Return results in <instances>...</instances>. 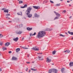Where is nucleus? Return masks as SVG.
Returning <instances> with one entry per match:
<instances>
[{
  "label": "nucleus",
  "instance_id": "obj_1",
  "mask_svg": "<svg viewBox=\"0 0 73 73\" xmlns=\"http://www.w3.org/2000/svg\"><path fill=\"white\" fill-rule=\"evenodd\" d=\"M46 33L44 31H42L39 32L38 34L36 35V37L37 38H40L41 37H42L45 36Z\"/></svg>",
  "mask_w": 73,
  "mask_h": 73
},
{
  "label": "nucleus",
  "instance_id": "obj_2",
  "mask_svg": "<svg viewBox=\"0 0 73 73\" xmlns=\"http://www.w3.org/2000/svg\"><path fill=\"white\" fill-rule=\"evenodd\" d=\"M32 7H29L27 8V9L26 12V13H27V14H29V13L31 12V10H32Z\"/></svg>",
  "mask_w": 73,
  "mask_h": 73
},
{
  "label": "nucleus",
  "instance_id": "obj_3",
  "mask_svg": "<svg viewBox=\"0 0 73 73\" xmlns=\"http://www.w3.org/2000/svg\"><path fill=\"white\" fill-rule=\"evenodd\" d=\"M32 50H34L37 51L39 50V48H36V47H33L31 48Z\"/></svg>",
  "mask_w": 73,
  "mask_h": 73
},
{
  "label": "nucleus",
  "instance_id": "obj_4",
  "mask_svg": "<svg viewBox=\"0 0 73 73\" xmlns=\"http://www.w3.org/2000/svg\"><path fill=\"white\" fill-rule=\"evenodd\" d=\"M22 33H23L22 31H17L16 32V33L17 35H21Z\"/></svg>",
  "mask_w": 73,
  "mask_h": 73
},
{
  "label": "nucleus",
  "instance_id": "obj_5",
  "mask_svg": "<svg viewBox=\"0 0 73 73\" xmlns=\"http://www.w3.org/2000/svg\"><path fill=\"white\" fill-rule=\"evenodd\" d=\"M46 62L48 63L50 62H51V59H49V58L47 57L46 58Z\"/></svg>",
  "mask_w": 73,
  "mask_h": 73
},
{
  "label": "nucleus",
  "instance_id": "obj_6",
  "mask_svg": "<svg viewBox=\"0 0 73 73\" xmlns=\"http://www.w3.org/2000/svg\"><path fill=\"white\" fill-rule=\"evenodd\" d=\"M33 7L35 8V9H40V7L39 6H33Z\"/></svg>",
  "mask_w": 73,
  "mask_h": 73
},
{
  "label": "nucleus",
  "instance_id": "obj_7",
  "mask_svg": "<svg viewBox=\"0 0 73 73\" xmlns=\"http://www.w3.org/2000/svg\"><path fill=\"white\" fill-rule=\"evenodd\" d=\"M26 14L27 15V16L29 18H31L32 16V14H30V13L28 14H27V13H26Z\"/></svg>",
  "mask_w": 73,
  "mask_h": 73
},
{
  "label": "nucleus",
  "instance_id": "obj_8",
  "mask_svg": "<svg viewBox=\"0 0 73 73\" xmlns=\"http://www.w3.org/2000/svg\"><path fill=\"white\" fill-rule=\"evenodd\" d=\"M52 72L54 73H57V72H58V70L56 69H52Z\"/></svg>",
  "mask_w": 73,
  "mask_h": 73
},
{
  "label": "nucleus",
  "instance_id": "obj_9",
  "mask_svg": "<svg viewBox=\"0 0 73 73\" xmlns=\"http://www.w3.org/2000/svg\"><path fill=\"white\" fill-rule=\"evenodd\" d=\"M9 45H10V43L9 42H7L5 44V46H8Z\"/></svg>",
  "mask_w": 73,
  "mask_h": 73
},
{
  "label": "nucleus",
  "instance_id": "obj_10",
  "mask_svg": "<svg viewBox=\"0 0 73 73\" xmlns=\"http://www.w3.org/2000/svg\"><path fill=\"white\" fill-rule=\"evenodd\" d=\"M54 13L56 14V16H58V17H60V16H61V15H60V14L58 13H56V11H54Z\"/></svg>",
  "mask_w": 73,
  "mask_h": 73
},
{
  "label": "nucleus",
  "instance_id": "obj_11",
  "mask_svg": "<svg viewBox=\"0 0 73 73\" xmlns=\"http://www.w3.org/2000/svg\"><path fill=\"white\" fill-rule=\"evenodd\" d=\"M38 58L39 60H42V56L39 55L38 56Z\"/></svg>",
  "mask_w": 73,
  "mask_h": 73
},
{
  "label": "nucleus",
  "instance_id": "obj_12",
  "mask_svg": "<svg viewBox=\"0 0 73 73\" xmlns=\"http://www.w3.org/2000/svg\"><path fill=\"white\" fill-rule=\"evenodd\" d=\"M19 40V38L18 37H17L16 38L13 39V41H15V42L17 41V40Z\"/></svg>",
  "mask_w": 73,
  "mask_h": 73
},
{
  "label": "nucleus",
  "instance_id": "obj_13",
  "mask_svg": "<svg viewBox=\"0 0 73 73\" xmlns=\"http://www.w3.org/2000/svg\"><path fill=\"white\" fill-rule=\"evenodd\" d=\"M69 66H70V67H72V66H73V62H70V63H69Z\"/></svg>",
  "mask_w": 73,
  "mask_h": 73
},
{
  "label": "nucleus",
  "instance_id": "obj_14",
  "mask_svg": "<svg viewBox=\"0 0 73 73\" xmlns=\"http://www.w3.org/2000/svg\"><path fill=\"white\" fill-rule=\"evenodd\" d=\"M17 60V58L15 57H13L12 58V60Z\"/></svg>",
  "mask_w": 73,
  "mask_h": 73
},
{
  "label": "nucleus",
  "instance_id": "obj_15",
  "mask_svg": "<svg viewBox=\"0 0 73 73\" xmlns=\"http://www.w3.org/2000/svg\"><path fill=\"white\" fill-rule=\"evenodd\" d=\"M3 11L5 12V13H8L9 12V10L8 9L5 10Z\"/></svg>",
  "mask_w": 73,
  "mask_h": 73
},
{
  "label": "nucleus",
  "instance_id": "obj_16",
  "mask_svg": "<svg viewBox=\"0 0 73 73\" xmlns=\"http://www.w3.org/2000/svg\"><path fill=\"white\" fill-rule=\"evenodd\" d=\"M26 7H27V4L25 5L23 7H21V8H26Z\"/></svg>",
  "mask_w": 73,
  "mask_h": 73
},
{
  "label": "nucleus",
  "instance_id": "obj_17",
  "mask_svg": "<svg viewBox=\"0 0 73 73\" xmlns=\"http://www.w3.org/2000/svg\"><path fill=\"white\" fill-rule=\"evenodd\" d=\"M27 31H31L32 29V28H30L29 27H27Z\"/></svg>",
  "mask_w": 73,
  "mask_h": 73
},
{
  "label": "nucleus",
  "instance_id": "obj_18",
  "mask_svg": "<svg viewBox=\"0 0 73 73\" xmlns=\"http://www.w3.org/2000/svg\"><path fill=\"white\" fill-rule=\"evenodd\" d=\"M34 16L35 17H39V15H37V14L35 13L34 14Z\"/></svg>",
  "mask_w": 73,
  "mask_h": 73
},
{
  "label": "nucleus",
  "instance_id": "obj_19",
  "mask_svg": "<svg viewBox=\"0 0 73 73\" xmlns=\"http://www.w3.org/2000/svg\"><path fill=\"white\" fill-rule=\"evenodd\" d=\"M68 33L70 34V35H73V32H70V31H68Z\"/></svg>",
  "mask_w": 73,
  "mask_h": 73
},
{
  "label": "nucleus",
  "instance_id": "obj_20",
  "mask_svg": "<svg viewBox=\"0 0 73 73\" xmlns=\"http://www.w3.org/2000/svg\"><path fill=\"white\" fill-rule=\"evenodd\" d=\"M16 52H19L20 50V48H17L16 49Z\"/></svg>",
  "mask_w": 73,
  "mask_h": 73
},
{
  "label": "nucleus",
  "instance_id": "obj_21",
  "mask_svg": "<svg viewBox=\"0 0 73 73\" xmlns=\"http://www.w3.org/2000/svg\"><path fill=\"white\" fill-rule=\"evenodd\" d=\"M64 68H62V69H61V72H62V73H64Z\"/></svg>",
  "mask_w": 73,
  "mask_h": 73
},
{
  "label": "nucleus",
  "instance_id": "obj_22",
  "mask_svg": "<svg viewBox=\"0 0 73 73\" xmlns=\"http://www.w3.org/2000/svg\"><path fill=\"white\" fill-rule=\"evenodd\" d=\"M52 72H53V70L51 69L49 70L48 73H52Z\"/></svg>",
  "mask_w": 73,
  "mask_h": 73
},
{
  "label": "nucleus",
  "instance_id": "obj_23",
  "mask_svg": "<svg viewBox=\"0 0 73 73\" xmlns=\"http://www.w3.org/2000/svg\"><path fill=\"white\" fill-rule=\"evenodd\" d=\"M20 13L21 14H20V13H18L17 14L18 15H21V16H22V12H21Z\"/></svg>",
  "mask_w": 73,
  "mask_h": 73
},
{
  "label": "nucleus",
  "instance_id": "obj_24",
  "mask_svg": "<svg viewBox=\"0 0 73 73\" xmlns=\"http://www.w3.org/2000/svg\"><path fill=\"white\" fill-rule=\"evenodd\" d=\"M19 26L20 28L23 27V24H20L19 25Z\"/></svg>",
  "mask_w": 73,
  "mask_h": 73
},
{
  "label": "nucleus",
  "instance_id": "obj_25",
  "mask_svg": "<svg viewBox=\"0 0 73 73\" xmlns=\"http://www.w3.org/2000/svg\"><path fill=\"white\" fill-rule=\"evenodd\" d=\"M2 49L3 50H7V48L5 47H3Z\"/></svg>",
  "mask_w": 73,
  "mask_h": 73
},
{
  "label": "nucleus",
  "instance_id": "obj_26",
  "mask_svg": "<svg viewBox=\"0 0 73 73\" xmlns=\"http://www.w3.org/2000/svg\"><path fill=\"white\" fill-rule=\"evenodd\" d=\"M31 70H33V71H36V70H37V69H34L33 68H31Z\"/></svg>",
  "mask_w": 73,
  "mask_h": 73
},
{
  "label": "nucleus",
  "instance_id": "obj_27",
  "mask_svg": "<svg viewBox=\"0 0 73 73\" xmlns=\"http://www.w3.org/2000/svg\"><path fill=\"white\" fill-rule=\"evenodd\" d=\"M56 51V50H54V51H52V54H55Z\"/></svg>",
  "mask_w": 73,
  "mask_h": 73
},
{
  "label": "nucleus",
  "instance_id": "obj_28",
  "mask_svg": "<svg viewBox=\"0 0 73 73\" xmlns=\"http://www.w3.org/2000/svg\"><path fill=\"white\" fill-rule=\"evenodd\" d=\"M46 31H51L50 29H48V28H46Z\"/></svg>",
  "mask_w": 73,
  "mask_h": 73
},
{
  "label": "nucleus",
  "instance_id": "obj_29",
  "mask_svg": "<svg viewBox=\"0 0 73 73\" xmlns=\"http://www.w3.org/2000/svg\"><path fill=\"white\" fill-rule=\"evenodd\" d=\"M19 4H23V2L21 1H20L19 2Z\"/></svg>",
  "mask_w": 73,
  "mask_h": 73
},
{
  "label": "nucleus",
  "instance_id": "obj_30",
  "mask_svg": "<svg viewBox=\"0 0 73 73\" xmlns=\"http://www.w3.org/2000/svg\"><path fill=\"white\" fill-rule=\"evenodd\" d=\"M60 4L59 3L56 4V7H58V6H60Z\"/></svg>",
  "mask_w": 73,
  "mask_h": 73
},
{
  "label": "nucleus",
  "instance_id": "obj_31",
  "mask_svg": "<svg viewBox=\"0 0 73 73\" xmlns=\"http://www.w3.org/2000/svg\"><path fill=\"white\" fill-rule=\"evenodd\" d=\"M59 19V17H56L54 19V20H56V19Z\"/></svg>",
  "mask_w": 73,
  "mask_h": 73
},
{
  "label": "nucleus",
  "instance_id": "obj_32",
  "mask_svg": "<svg viewBox=\"0 0 73 73\" xmlns=\"http://www.w3.org/2000/svg\"><path fill=\"white\" fill-rule=\"evenodd\" d=\"M60 36H62V37H65V36L64 35H62V34H60Z\"/></svg>",
  "mask_w": 73,
  "mask_h": 73
},
{
  "label": "nucleus",
  "instance_id": "obj_33",
  "mask_svg": "<svg viewBox=\"0 0 73 73\" xmlns=\"http://www.w3.org/2000/svg\"><path fill=\"white\" fill-rule=\"evenodd\" d=\"M3 37V35H1V34H0V38H1V37Z\"/></svg>",
  "mask_w": 73,
  "mask_h": 73
},
{
  "label": "nucleus",
  "instance_id": "obj_34",
  "mask_svg": "<svg viewBox=\"0 0 73 73\" xmlns=\"http://www.w3.org/2000/svg\"><path fill=\"white\" fill-rule=\"evenodd\" d=\"M10 15H10V14H7L6 15V16H10Z\"/></svg>",
  "mask_w": 73,
  "mask_h": 73
},
{
  "label": "nucleus",
  "instance_id": "obj_35",
  "mask_svg": "<svg viewBox=\"0 0 73 73\" xmlns=\"http://www.w3.org/2000/svg\"><path fill=\"white\" fill-rule=\"evenodd\" d=\"M66 10H64L63 11L62 13H66Z\"/></svg>",
  "mask_w": 73,
  "mask_h": 73
},
{
  "label": "nucleus",
  "instance_id": "obj_36",
  "mask_svg": "<svg viewBox=\"0 0 73 73\" xmlns=\"http://www.w3.org/2000/svg\"><path fill=\"white\" fill-rule=\"evenodd\" d=\"M67 53H70V50H67Z\"/></svg>",
  "mask_w": 73,
  "mask_h": 73
},
{
  "label": "nucleus",
  "instance_id": "obj_37",
  "mask_svg": "<svg viewBox=\"0 0 73 73\" xmlns=\"http://www.w3.org/2000/svg\"><path fill=\"white\" fill-rule=\"evenodd\" d=\"M23 48L24 49H28V48L25 47H23Z\"/></svg>",
  "mask_w": 73,
  "mask_h": 73
},
{
  "label": "nucleus",
  "instance_id": "obj_38",
  "mask_svg": "<svg viewBox=\"0 0 73 73\" xmlns=\"http://www.w3.org/2000/svg\"><path fill=\"white\" fill-rule=\"evenodd\" d=\"M50 2L51 3H54V2H53V1H50Z\"/></svg>",
  "mask_w": 73,
  "mask_h": 73
},
{
  "label": "nucleus",
  "instance_id": "obj_39",
  "mask_svg": "<svg viewBox=\"0 0 73 73\" xmlns=\"http://www.w3.org/2000/svg\"><path fill=\"white\" fill-rule=\"evenodd\" d=\"M30 36H33V34H30Z\"/></svg>",
  "mask_w": 73,
  "mask_h": 73
},
{
  "label": "nucleus",
  "instance_id": "obj_40",
  "mask_svg": "<svg viewBox=\"0 0 73 73\" xmlns=\"http://www.w3.org/2000/svg\"><path fill=\"white\" fill-rule=\"evenodd\" d=\"M5 10V8H3L2 9V11H3V10H4H4Z\"/></svg>",
  "mask_w": 73,
  "mask_h": 73
},
{
  "label": "nucleus",
  "instance_id": "obj_41",
  "mask_svg": "<svg viewBox=\"0 0 73 73\" xmlns=\"http://www.w3.org/2000/svg\"><path fill=\"white\" fill-rule=\"evenodd\" d=\"M36 33H35L33 34V36H35V35H36Z\"/></svg>",
  "mask_w": 73,
  "mask_h": 73
},
{
  "label": "nucleus",
  "instance_id": "obj_42",
  "mask_svg": "<svg viewBox=\"0 0 73 73\" xmlns=\"http://www.w3.org/2000/svg\"><path fill=\"white\" fill-rule=\"evenodd\" d=\"M0 45H3V43L1 42H0Z\"/></svg>",
  "mask_w": 73,
  "mask_h": 73
},
{
  "label": "nucleus",
  "instance_id": "obj_43",
  "mask_svg": "<svg viewBox=\"0 0 73 73\" xmlns=\"http://www.w3.org/2000/svg\"><path fill=\"white\" fill-rule=\"evenodd\" d=\"M6 19H10L9 18V17H6Z\"/></svg>",
  "mask_w": 73,
  "mask_h": 73
},
{
  "label": "nucleus",
  "instance_id": "obj_44",
  "mask_svg": "<svg viewBox=\"0 0 73 73\" xmlns=\"http://www.w3.org/2000/svg\"><path fill=\"white\" fill-rule=\"evenodd\" d=\"M42 54L41 53H37L38 54Z\"/></svg>",
  "mask_w": 73,
  "mask_h": 73
},
{
  "label": "nucleus",
  "instance_id": "obj_45",
  "mask_svg": "<svg viewBox=\"0 0 73 73\" xmlns=\"http://www.w3.org/2000/svg\"><path fill=\"white\" fill-rule=\"evenodd\" d=\"M12 53V51H9V53Z\"/></svg>",
  "mask_w": 73,
  "mask_h": 73
},
{
  "label": "nucleus",
  "instance_id": "obj_46",
  "mask_svg": "<svg viewBox=\"0 0 73 73\" xmlns=\"http://www.w3.org/2000/svg\"><path fill=\"white\" fill-rule=\"evenodd\" d=\"M64 53H65V52H67V50L65 51H64Z\"/></svg>",
  "mask_w": 73,
  "mask_h": 73
},
{
  "label": "nucleus",
  "instance_id": "obj_47",
  "mask_svg": "<svg viewBox=\"0 0 73 73\" xmlns=\"http://www.w3.org/2000/svg\"><path fill=\"white\" fill-rule=\"evenodd\" d=\"M26 63L27 64H30V62H27Z\"/></svg>",
  "mask_w": 73,
  "mask_h": 73
},
{
  "label": "nucleus",
  "instance_id": "obj_48",
  "mask_svg": "<svg viewBox=\"0 0 73 73\" xmlns=\"http://www.w3.org/2000/svg\"><path fill=\"white\" fill-rule=\"evenodd\" d=\"M67 3H70V1H67Z\"/></svg>",
  "mask_w": 73,
  "mask_h": 73
},
{
  "label": "nucleus",
  "instance_id": "obj_49",
  "mask_svg": "<svg viewBox=\"0 0 73 73\" xmlns=\"http://www.w3.org/2000/svg\"><path fill=\"white\" fill-rule=\"evenodd\" d=\"M28 68H27L26 69V71H27V70H28Z\"/></svg>",
  "mask_w": 73,
  "mask_h": 73
},
{
  "label": "nucleus",
  "instance_id": "obj_50",
  "mask_svg": "<svg viewBox=\"0 0 73 73\" xmlns=\"http://www.w3.org/2000/svg\"><path fill=\"white\" fill-rule=\"evenodd\" d=\"M2 70H1V69L0 68V72H1Z\"/></svg>",
  "mask_w": 73,
  "mask_h": 73
},
{
  "label": "nucleus",
  "instance_id": "obj_51",
  "mask_svg": "<svg viewBox=\"0 0 73 73\" xmlns=\"http://www.w3.org/2000/svg\"><path fill=\"white\" fill-rule=\"evenodd\" d=\"M71 6H72V5H70V4L69 5V7H71Z\"/></svg>",
  "mask_w": 73,
  "mask_h": 73
},
{
  "label": "nucleus",
  "instance_id": "obj_52",
  "mask_svg": "<svg viewBox=\"0 0 73 73\" xmlns=\"http://www.w3.org/2000/svg\"><path fill=\"white\" fill-rule=\"evenodd\" d=\"M31 72V70H29V73H30V72Z\"/></svg>",
  "mask_w": 73,
  "mask_h": 73
},
{
  "label": "nucleus",
  "instance_id": "obj_53",
  "mask_svg": "<svg viewBox=\"0 0 73 73\" xmlns=\"http://www.w3.org/2000/svg\"><path fill=\"white\" fill-rule=\"evenodd\" d=\"M23 19H26V18L24 17Z\"/></svg>",
  "mask_w": 73,
  "mask_h": 73
},
{
  "label": "nucleus",
  "instance_id": "obj_54",
  "mask_svg": "<svg viewBox=\"0 0 73 73\" xmlns=\"http://www.w3.org/2000/svg\"><path fill=\"white\" fill-rule=\"evenodd\" d=\"M65 34L66 35H68V33H66Z\"/></svg>",
  "mask_w": 73,
  "mask_h": 73
},
{
  "label": "nucleus",
  "instance_id": "obj_55",
  "mask_svg": "<svg viewBox=\"0 0 73 73\" xmlns=\"http://www.w3.org/2000/svg\"><path fill=\"white\" fill-rule=\"evenodd\" d=\"M69 18H72V16H71Z\"/></svg>",
  "mask_w": 73,
  "mask_h": 73
},
{
  "label": "nucleus",
  "instance_id": "obj_56",
  "mask_svg": "<svg viewBox=\"0 0 73 73\" xmlns=\"http://www.w3.org/2000/svg\"><path fill=\"white\" fill-rule=\"evenodd\" d=\"M24 38H22V40H24Z\"/></svg>",
  "mask_w": 73,
  "mask_h": 73
},
{
  "label": "nucleus",
  "instance_id": "obj_57",
  "mask_svg": "<svg viewBox=\"0 0 73 73\" xmlns=\"http://www.w3.org/2000/svg\"><path fill=\"white\" fill-rule=\"evenodd\" d=\"M63 0H60V1H62Z\"/></svg>",
  "mask_w": 73,
  "mask_h": 73
},
{
  "label": "nucleus",
  "instance_id": "obj_58",
  "mask_svg": "<svg viewBox=\"0 0 73 73\" xmlns=\"http://www.w3.org/2000/svg\"><path fill=\"white\" fill-rule=\"evenodd\" d=\"M1 54H0V57H1Z\"/></svg>",
  "mask_w": 73,
  "mask_h": 73
},
{
  "label": "nucleus",
  "instance_id": "obj_59",
  "mask_svg": "<svg viewBox=\"0 0 73 73\" xmlns=\"http://www.w3.org/2000/svg\"><path fill=\"white\" fill-rule=\"evenodd\" d=\"M72 39H73V37L72 38Z\"/></svg>",
  "mask_w": 73,
  "mask_h": 73
},
{
  "label": "nucleus",
  "instance_id": "obj_60",
  "mask_svg": "<svg viewBox=\"0 0 73 73\" xmlns=\"http://www.w3.org/2000/svg\"><path fill=\"white\" fill-rule=\"evenodd\" d=\"M52 65H54V64H52Z\"/></svg>",
  "mask_w": 73,
  "mask_h": 73
},
{
  "label": "nucleus",
  "instance_id": "obj_61",
  "mask_svg": "<svg viewBox=\"0 0 73 73\" xmlns=\"http://www.w3.org/2000/svg\"><path fill=\"white\" fill-rule=\"evenodd\" d=\"M9 22H10V21H9ZM10 22H11V23H12L11 21H10Z\"/></svg>",
  "mask_w": 73,
  "mask_h": 73
},
{
  "label": "nucleus",
  "instance_id": "obj_62",
  "mask_svg": "<svg viewBox=\"0 0 73 73\" xmlns=\"http://www.w3.org/2000/svg\"><path fill=\"white\" fill-rule=\"evenodd\" d=\"M70 1H72V0H70Z\"/></svg>",
  "mask_w": 73,
  "mask_h": 73
},
{
  "label": "nucleus",
  "instance_id": "obj_63",
  "mask_svg": "<svg viewBox=\"0 0 73 73\" xmlns=\"http://www.w3.org/2000/svg\"><path fill=\"white\" fill-rule=\"evenodd\" d=\"M20 73H23V72H21Z\"/></svg>",
  "mask_w": 73,
  "mask_h": 73
},
{
  "label": "nucleus",
  "instance_id": "obj_64",
  "mask_svg": "<svg viewBox=\"0 0 73 73\" xmlns=\"http://www.w3.org/2000/svg\"><path fill=\"white\" fill-rule=\"evenodd\" d=\"M72 71H73V69L72 70Z\"/></svg>",
  "mask_w": 73,
  "mask_h": 73
}]
</instances>
